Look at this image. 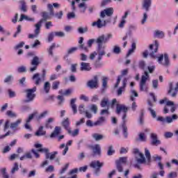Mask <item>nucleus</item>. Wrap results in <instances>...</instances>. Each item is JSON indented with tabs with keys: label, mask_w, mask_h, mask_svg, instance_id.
Here are the masks:
<instances>
[{
	"label": "nucleus",
	"mask_w": 178,
	"mask_h": 178,
	"mask_svg": "<svg viewBox=\"0 0 178 178\" xmlns=\"http://www.w3.org/2000/svg\"><path fill=\"white\" fill-rule=\"evenodd\" d=\"M113 15V8H106L100 12V17L97 21L91 24L92 27L97 29H104L112 22V15Z\"/></svg>",
	"instance_id": "nucleus-1"
},
{
	"label": "nucleus",
	"mask_w": 178,
	"mask_h": 178,
	"mask_svg": "<svg viewBox=\"0 0 178 178\" xmlns=\"http://www.w3.org/2000/svg\"><path fill=\"white\" fill-rule=\"evenodd\" d=\"M133 153L135 155V162L134 168H136L137 169H140L141 168V165H145L147 163V161L148 163L151 162V153L149 152V150L147 148L145 149V155L144 154L140 152V150L138 149H134Z\"/></svg>",
	"instance_id": "nucleus-2"
},
{
	"label": "nucleus",
	"mask_w": 178,
	"mask_h": 178,
	"mask_svg": "<svg viewBox=\"0 0 178 178\" xmlns=\"http://www.w3.org/2000/svg\"><path fill=\"white\" fill-rule=\"evenodd\" d=\"M35 147L39 148L38 150H35L34 149H31V152L34 154L35 158H40V154H38V152H44V154L49 152V149L45 147L42 148V145L40 143L35 144Z\"/></svg>",
	"instance_id": "nucleus-9"
},
{
	"label": "nucleus",
	"mask_w": 178,
	"mask_h": 178,
	"mask_svg": "<svg viewBox=\"0 0 178 178\" xmlns=\"http://www.w3.org/2000/svg\"><path fill=\"white\" fill-rule=\"evenodd\" d=\"M37 91V87H33L31 89H26L25 90V92H26V102H32V101H34V99L35 98V92Z\"/></svg>",
	"instance_id": "nucleus-10"
},
{
	"label": "nucleus",
	"mask_w": 178,
	"mask_h": 178,
	"mask_svg": "<svg viewBox=\"0 0 178 178\" xmlns=\"http://www.w3.org/2000/svg\"><path fill=\"white\" fill-rule=\"evenodd\" d=\"M38 65H40V58L35 56L31 61V66L32 67H30L29 72H31V73L35 72V70H37V67H38Z\"/></svg>",
	"instance_id": "nucleus-13"
},
{
	"label": "nucleus",
	"mask_w": 178,
	"mask_h": 178,
	"mask_svg": "<svg viewBox=\"0 0 178 178\" xmlns=\"http://www.w3.org/2000/svg\"><path fill=\"white\" fill-rule=\"evenodd\" d=\"M177 172L175 171L170 172L167 175V178H177Z\"/></svg>",
	"instance_id": "nucleus-54"
},
{
	"label": "nucleus",
	"mask_w": 178,
	"mask_h": 178,
	"mask_svg": "<svg viewBox=\"0 0 178 178\" xmlns=\"http://www.w3.org/2000/svg\"><path fill=\"white\" fill-rule=\"evenodd\" d=\"M46 73L47 72L45 70H43L42 76L39 73H35L33 74L32 76V80L33 81V83L35 84V86H40L41 83L45 81Z\"/></svg>",
	"instance_id": "nucleus-7"
},
{
	"label": "nucleus",
	"mask_w": 178,
	"mask_h": 178,
	"mask_svg": "<svg viewBox=\"0 0 178 178\" xmlns=\"http://www.w3.org/2000/svg\"><path fill=\"white\" fill-rule=\"evenodd\" d=\"M112 37H113V35L111 33H108L106 36H105V35H101L96 39V43L97 44V49L96 52L98 55V62H99V60H102V57L104 55H106V46L102 45V44H106V42L109 41V40H111Z\"/></svg>",
	"instance_id": "nucleus-3"
},
{
	"label": "nucleus",
	"mask_w": 178,
	"mask_h": 178,
	"mask_svg": "<svg viewBox=\"0 0 178 178\" xmlns=\"http://www.w3.org/2000/svg\"><path fill=\"white\" fill-rule=\"evenodd\" d=\"M20 123H22V120H17L15 122L11 123L10 127V129H16Z\"/></svg>",
	"instance_id": "nucleus-50"
},
{
	"label": "nucleus",
	"mask_w": 178,
	"mask_h": 178,
	"mask_svg": "<svg viewBox=\"0 0 178 178\" xmlns=\"http://www.w3.org/2000/svg\"><path fill=\"white\" fill-rule=\"evenodd\" d=\"M127 111H129V108L126 106L124 104H117L116 106V113L117 115H120V113H123L122 119V129L124 131V137L127 138V127L126 126V122H127Z\"/></svg>",
	"instance_id": "nucleus-4"
},
{
	"label": "nucleus",
	"mask_w": 178,
	"mask_h": 178,
	"mask_svg": "<svg viewBox=\"0 0 178 178\" xmlns=\"http://www.w3.org/2000/svg\"><path fill=\"white\" fill-rule=\"evenodd\" d=\"M90 168L95 169L94 175L95 176H99L101 172V167L104 166V163L99 162V161H93L90 164Z\"/></svg>",
	"instance_id": "nucleus-8"
},
{
	"label": "nucleus",
	"mask_w": 178,
	"mask_h": 178,
	"mask_svg": "<svg viewBox=\"0 0 178 178\" xmlns=\"http://www.w3.org/2000/svg\"><path fill=\"white\" fill-rule=\"evenodd\" d=\"M177 119H178V115L177 114H174L171 117L170 116L165 117V122L170 124V123H173V122H175V120H177Z\"/></svg>",
	"instance_id": "nucleus-26"
},
{
	"label": "nucleus",
	"mask_w": 178,
	"mask_h": 178,
	"mask_svg": "<svg viewBox=\"0 0 178 178\" xmlns=\"http://www.w3.org/2000/svg\"><path fill=\"white\" fill-rule=\"evenodd\" d=\"M149 79V72L145 71L144 74L141 76V80L140 82V91H145V84L147 83V80Z\"/></svg>",
	"instance_id": "nucleus-11"
},
{
	"label": "nucleus",
	"mask_w": 178,
	"mask_h": 178,
	"mask_svg": "<svg viewBox=\"0 0 178 178\" xmlns=\"http://www.w3.org/2000/svg\"><path fill=\"white\" fill-rule=\"evenodd\" d=\"M1 172L3 178H9V175H8V172H6V168H1Z\"/></svg>",
	"instance_id": "nucleus-51"
},
{
	"label": "nucleus",
	"mask_w": 178,
	"mask_h": 178,
	"mask_svg": "<svg viewBox=\"0 0 178 178\" xmlns=\"http://www.w3.org/2000/svg\"><path fill=\"white\" fill-rule=\"evenodd\" d=\"M147 105H148L147 109L150 112V114L152 115V118L155 119V118H156V111H155V110L152 108V107L154 106V104L152 103V102H151V100H148Z\"/></svg>",
	"instance_id": "nucleus-21"
},
{
	"label": "nucleus",
	"mask_w": 178,
	"mask_h": 178,
	"mask_svg": "<svg viewBox=\"0 0 178 178\" xmlns=\"http://www.w3.org/2000/svg\"><path fill=\"white\" fill-rule=\"evenodd\" d=\"M158 167L160 169L159 175L161 176V177H163L165 176V171L163 170L164 167L161 162H158Z\"/></svg>",
	"instance_id": "nucleus-41"
},
{
	"label": "nucleus",
	"mask_w": 178,
	"mask_h": 178,
	"mask_svg": "<svg viewBox=\"0 0 178 178\" xmlns=\"http://www.w3.org/2000/svg\"><path fill=\"white\" fill-rule=\"evenodd\" d=\"M84 106H85L84 104H81L79 106V111L81 113V115H83V113H85L86 112H87Z\"/></svg>",
	"instance_id": "nucleus-61"
},
{
	"label": "nucleus",
	"mask_w": 178,
	"mask_h": 178,
	"mask_svg": "<svg viewBox=\"0 0 178 178\" xmlns=\"http://www.w3.org/2000/svg\"><path fill=\"white\" fill-rule=\"evenodd\" d=\"M105 122H106V118H105V117H99L98 120L95 122V126H104Z\"/></svg>",
	"instance_id": "nucleus-30"
},
{
	"label": "nucleus",
	"mask_w": 178,
	"mask_h": 178,
	"mask_svg": "<svg viewBox=\"0 0 178 178\" xmlns=\"http://www.w3.org/2000/svg\"><path fill=\"white\" fill-rule=\"evenodd\" d=\"M62 124H63L64 129H65V130H67V131H68V130H70V128H69V126H70V122L69 121V118L64 120L62 122Z\"/></svg>",
	"instance_id": "nucleus-38"
},
{
	"label": "nucleus",
	"mask_w": 178,
	"mask_h": 178,
	"mask_svg": "<svg viewBox=\"0 0 178 178\" xmlns=\"http://www.w3.org/2000/svg\"><path fill=\"white\" fill-rule=\"evenodd\" d=\"M127 84V78H124L122 81V86L120 88H119V89L117 91V94L119 97L122 95V92L124 91V88H126Z\"/></svg>",
	"instance_id": "nucleus-25"
},
{
	"label": "nucleus",
	"mask_w": 178,
	"mask_h": 178,
	"mask_svg": "<svg viewBox=\"0 0 178 178\" xmlns=\"http://www.w3.org/2000/svg\"><path fill=\"white\" fill-rule=\"evenodd\" d=\"M17 170H19V164L17 163H15L10 171L11 175H15Z\"/></svg>",
	"instance_id": "nucleus-47"
},
{
	"label": "nucleus",
	"mask_w": 178,
	"mask_h": 178,
	"mask_svg": "<svg viewBox=\"0 0 178 178\" xmlns=\"http://www.w3.org/2000/svg\"><path fill=\"white\" fill-rule=\"evenodd\" d=\"M3 83L6 84H12L13 83V75H7L3 80Z\"/></svg>",
	"instance_id": "nucleus-33"
},
{
	"label": "nucleus",
	"mask_w": 178,
	"mask_h": 178,
	"mask_svg": "<svg viewBox=\"0 0 178 178\" xmlns=\"http://www.w3.org/2000/svg\"><path fill=\"white\" fill-rule=\"evenodd\" d=\"M59 134H60V127H56L50 137L51 138H54V137H57Z\"/></svg>",
	"instance_id": "nucleus-32"
},
{
	"label": "nucleus",
	"mask_w": 178,
	"mask_h": 178,
	"mask_svg": "<svg viewBox=\"0 0 178 178\" xmlns=\"http://www.w3.org/2000/svg\"><path fill=\"white\" fill-rule=\"evenodd\" d=\"M56 47V44L52 43V44L49 47L48 49L49 55L51 56H54V49H55V47Z\"/></svg>",
	"instance_id": "nucleus-45"
},
{
	"label": "nucleus",
	"mask_w": 178,
	"mask_h": 178,
	"mask_svg": "<svg viewBox=\"0 0 178 178\" xmlns=\"http://www.w3.org/2000/svg\"><path fill=\"white\" fill-rule=\"evenodd\" d=\"M41 26H42V20H40L35 25V34H29V38H37L40 34L41 30Z\"/></svg>",
	"instance_id": "nucleus-15"
},
{
	"label": "nucleus",
	"mask_w": 178,
	"mask_h": 178,
	"mask_svg": "<svg viewBox=\"0 0 178 178\" xmlns=\"http://www.w3.org/2000/svg\"><path fill=\"white\" fill-rule=\"evenodd\" d=\"M154 35L156 38H163L165 37V33L162 31L156 30L154 31Z\"/></svg>",
	"instance_id": "nucleus-36"
},
{
	"label": "nucleus",
	"mask_w": 178,
	"mask_h": 178,
	"mask_svg": "<svg viewBox=\"0 0 178 178\" xmlns=\"http://www.w3.org/2000/svg\"><path fill=\"white\" fill-rule=\"evenodd\" d=\"M150 138L152 139V145H159L161 140H158V135L154 133L150 134Z\"/></svg>",
	"instance_id": "nucleus-22"
},
{
	"label": "nucleus",
	"mask_w": 178,
	"mask_h": 178,
	"mask_svg": "<svg viewBox=\"0 0 178 178\" xmlns=\"http://www.w3.org/2000/svg\"><path fill=\"white\" fill-rule=\"evenodd\" d=\"M76 99H72L70 101V106L72 109L74 115H76V113H77V106L76 105Z\"/></svg>",
	"instance_id": "nucleus-29"
},
{
	"label": "nucleus",
	"mask_w": 178,
	"mask_h": 178,
	"mask_svg": "<svg viewBox=\"0 0 178 178\" xmlns=\"http://www.w3.org/2000/svg\"><path fill=\"white\" fill-rule=\"evenodd\" d=\"M77 66H79V64L77 63L71 65L70 70L72 73H76V72H77Z\"/></svg>",
	"instance_id": "nucleus-57"
},
{
	"label": "nucleus",
	"mask_w": 178,
	"mask_h": 178,
	"mask_svg": "<svg viewBox=\"0 0 178 178\" xmlns=\"http://www.w3.org/2000/svg\"><path fill=\"white\" fill-rule=\"evenodd\" d=\"M102 108H109V105H111V103L109 102V99L104 97L102 99L101 104H100Z\"/></svg>",
	"instance_id": "nucleus-31"
},
{
	"label": "nucleus",
	"mask_w": 178,
	"mask_h": 178,
	"mask_svg": "<svg viewBox=\"0 0 178 178\" xmlns=\"http://www.w3.org/2000/svg\"><path fill=\"white\" fill-rule=\"evenodd\" d=\"M9 98H15L16 97V92L9 89L8 90Z\"/></svg>",
	"instance_id": "nucleus-62"
},
{
	"label": "nucleus",
	"mask_w": 178,
	"mask_h": 178,
	"mask_svg": "<svg viewBox=\"0 0 178 178\" xmlns=\"http://www.w3.org/2000/svg\"><path fill=\"white\" fill-rule=\"evenodd\" d=\"M42 19H41L40 20H42V24L43 22H47V20L49 19V15L47 12H43L42 13Z\"/></svg>",
	"instance_id": "nucleus-46"
},
{
	"label": "nucleus",
	"mask_w": 178,
	"mask_h": 178,
	"mask_svg": "<svg viewBox=\"0 0 178 178\" xmlns=\"http://www.w3.org/2000/svg\"><path fill=\"white\" fill-rule=\"evenodd\" d=\"M47 134V131L44 130V127L41 126L39 127L38 131L35 133V136L37 137H41L42 136H45Z\"/></svg>",
	"instance_id": "nucleus-28"
},
{
	"label": "nucleus",
	"mask_w": 178,
	"mask_h": 178,
	"mask_svg": "<svg viewBox=\"0 0 178 178\" xmlns=\"http://www.w3.org/2000/svg\"><path fill=\"white\" fill-rule=\"evenodd\" d=\"M83 2L79 3L78 5V7L79 8V9H81V13H84V12H86V10L87 9V4L86 3V1L88 0H82ZM76 2H80V0H76Z\"/></svg>",
	"instance_id": "nucleus-27"
},
{
	"label": "nucleus",
	"mask_w": 178,
	"mask_h": 178,
	"mask_svg": "<svg viewBox=\"0 0 178 178\" xmlns=\"http://www.w3.org/2000/svg\"><path fill=\"white\" fill-rule=\"evenodd\" d=\"M106 86H108V78L104 77L102 79V88H103V90L106 89Z\"/></svg>",
	"instance_id": "nucleus-60"
},
{
	"label": "nucleus",
	"mask_w": 178,
	"mask_h": 178,
	"mask_svg": "<svg viewBox=\"0 0 178 178\" xmlns=\"http://www.w3.org/2000/svg\"><path fill=\"white\" fill-rule=\"evenodd\" d=\"M139 123L140 124H144V112L141 111L139 117Z\"/></svg>",
	"instance_id": "nucleus-64"
},
{
	"label": "nucleus",
	"mask_w": 178,
	"mask_h": 178,
	"mask_svg": "<svg viewBox=\"0 0 178 178\" xmlns=\"http://www.w3.org/2000/svg\"><path fill=\"white\" fill-rule=\"evenodd\" d=\"M166 104V106H171L170 112L171 113H175L176 111V106H175V102L172 101H168L167 98H164L163 99L160 100L159 103L162 105V104Z\"/></svg>",
	"instance_id": "nucleus-17"
},
{
	"label": "nucleus",
	"mask_w": 178,
	"mask_h": 178,
	"mask_svg": "<svg viewBox=\"0 0 178 178\" xmlns=\"http://www.w3.org/2000/svg\"><path fill=\"white\" fill-rule=\"evenodd\" d=\"M6 115L7 116H9V118H16L17 116L16 113H15L12 111H7L6 113Z\"/></svg>",
	"instance_id": "nucleus-52"
},
{
	"label": "nucleus",
	"mask_w": 178,
	"mask_h": 178,
	"mask_svg": "<svg viewBox=\"0 0 178 178\" xmlns=\"http://www.w3.org/2000/svg\"><path fill=\"white\" fill-rule=\"evenodd\" d=\"M136 42H133L131 44V49L129 50L127 54V57H129L131 55V54L134 53V51H136Z\"/></svg>",
	"instance_id": "nucleus-44"
},
{
	"label": "nucleus",
	"mask_w": 178,
	"mask_h": 178,
	"mask_svg": "<svg viewBox=\"0 0 178 178\" xmlns=\"http://www.w3.org/2000/svg\"><path fill=\"white\" fill-rule=\"evenodd\" d=\"M47 9L49 12L50 16H54V17H56V19L60 20L62 19V16H63V11L60 10L55 14L54 13V6L51 3L47 4Z\"/></svg>",
	"instance_id": "nucleus-12"
},
{
	"label": "nucleus",
	"mask_w": 178,
	"mask_h": 178,
	"mask_svg": "<svg viewBox=\"0 0 178 178\" xmlns=\"http://www.w3.org/2000/svg\"><path fill=\"white\" fill-rule=\"evenodd\" d=\"M152 159L154 162H161L162 161V156L155 154L152 156Z\"/></svg>",
	"instance_id": "nucleus-58"
},
{
	"label": "nucleus",
	"mask_w": 178,
	"mask_h": 178,
	"mask_svg": "<svg viewBox=\"0 0 178 178\" xmlns=\"http://www.w3.org/2000/svg\"><path fill=\"white\" fill-rule=\"evenodd\" d=\"M49 113V111H44L42 113H40L38 117H36V120L38 121L41 120L43 118H45Z\"/></svg>",
	"instance_id": "nucleus-43"
},
{
	"label": "nucleus",
	"mask_w": 178,
	"mask_h": 178,
	"mask_svg": "<svg viewBox=\"0 0 178 178\" xmlns=\"http://www.w3.org/2000/svg\"><path fill=\"white\" fill-rule=\"evenodd\" d=\"M87 86L89 88H98V76H95L93 79L88 81Z\"/></svg>",
	"instance_id": "nucleus-19"
},
{
	"label": "nucleus",
	"mask_w": 178,
	"mask_h": 178,
	"mask_svg": "<svg viewBox=\"0 0 178 178\" xmlns=\"http://www.w3.org/2000/svg\"><path fill=\"white\" fill-rule=\"evenodd\" d=\"M90 149L92 151V156H101V145L96 144L95 145L90 146Z\"/></svg>",
	"instance_id": "nucleus-14"
},
{
	"label": "nucleus",
	"mask_w": 178,
	"mask_h": 178,
	"mask_svg": "<svg viewBox=\"0 0 178 178\" xmlns=\"http://www.w3.org/2000/svg\"><path fill=\"white\" fill-rule=\"evenodd\" d=\"M79 49V47H71L67 50V55H72L74 54Z\"/></svg>",
	"instance_id": "nucleus-49"
},
{
	"label": "nucleus",
	"mask_w": 178,
	"mask_h": 178,
	"mask_svg": "<svg viewBox=\"0 0 178 178\" xmlns=\"http://www.w3.org/2000/svg\"><path fill=\"white\" fill-rule=\"evenodd\" d=\"M38 115V111H34L32 114L29 115L28 118L26 120V122L30 123V122H31L34 119V118H35V116H37Z\"/></svg>",
	"instance_id": "nucleus-39"
},
{
	"label": "nucleus",
	"mask_w": 178,
	"mask_h": 178,
	"mask_svg": "<svg viewBox=\"0 0 178 178\" xmlns=\"http://www.w3.org/2000/svg\"><path fill=\"white\" fill-rule=\"evenodd\" d=\"M73 144V140H69L66 145H65V148L63 151V155H66L67 154V152L69 151V147Z\"/></svg>",
	"instance_id": "nucleus-40"
},
{
	"label": "nucleus",
	"mask_w": 178,
	"mask_h": 178,
	"mask_svg": "<svg viewBox=\"0 0 178 178\" xmlns=\"http://www.w3.org/2000/svg\"><path fill=\"white\" fill-rule=\"evenodd\" d=\"M92 138L95 140V141H101V140H103L104 138V135H101L99 134H93L92 135Z\"/></svg>",
	"instance_id": "nucleus-42"
},
{
	"label": "nucleus",
	"mask_w": 178,
	"mask_h": 178,
	"mask_svg": "<svg viewBox=\"0 0 178 178\" xmlns=\"http://www.w3.org/2000/svg\"><path fill=\"white\" fill-rule=\"evenodd\" d=\"M134 97H138V93H137V92L134 89H132L130 91V101H136V98H134Z\"/></svg>",
	"instance_id": "nucleus-37"
},
{
	"label": "nucleus",
	"mask_w": 178,
	"mask_h": 178,
	"mask_svg": "<svg viewBox=\"0 0 178 178\" xmlns=\"http://www.w3.org/2000/svg\"><path fill=\"white\" fill-rule=\"evenodd\" d=\"M19 3L21 5L19 7L20 10L26 13V12H27V5L26 4V1L24 0L20 1Z\"/></svg>",
	"instance_id": "nucleus-34"
},
{
	"label": "nucleus",
	"mask_w": 178,
	"mask_h": 178,
	"mask_svg": "<svg viewBox=\"0 0 178 178\" xmlns=\"http://www.w3.org/2000/svg\"><path fill=\"white\" fill-rule=\"evenodd\" d=\"M54 34L56 37H60L61 38L65 37V32H62V31H56L54 32Z\"/></svg>",
	"instance_id": "nucleus-63"
},
{
	"label": "nucleus",
	"mask_w": 178,
	"mask_h": 178,
	"mask_svg": "<svg viewBox=\"0 0 178 178\" xmlns=\"http://www.w3.org/2000/svg\"><path fill=\"white\" fill-rule=\"evenodd\" d=\"M129 73V70L126 69V70H123L122 71L121 75L118 76V78L117 79V82L114 86V88H118V87H119V84H120V81L122 80V79L123 78V76H127V74Z\"/></svg>",
	"instance_id": "nucleus-20"
},
{
	"label": "nucleus",
	"mask_w": 178,
	"mask_h": 178,
	"mask_svg": "<svg viewBox=\"0 0 178 178\" xmlns=\"http://www.w3.org/2000/svg\"><path fill=\"white\" fill-rule=\"evenodd\" d=\"M79 129H75L74 131L68 129V134H70V136H72V137H76V136L79 135Z\"/></svg>",
	"instance_id": "nucleus-55"
},
{
	"label": "nucleus",
	"mask_w": 178,
	"mask_h": 178,
	"mask_svg": "<svg viewBox=\"0 0 178 178\" xmlns=\"http://www.w3.org/2000/svg\"><path fill=\"white\" fill-rule=\"evenodd\" d=\"M168 87L169 90L168 91V94H171V97L175 98V97L177 95L178 83H177V86L175 88H173V82H169Z\"/></svg>",
	"instance_id": "nucleus-18"
},
{
	"label": "nucleus",
	"mask_w": 178,
	"mask_h": 178,
	"mask_svg": "<svg viewBox=\"0 0 178 178\" xmlns=\"http://www.w3.org/2000/svg\"><path fill=\"white\" fill-rule=\"evenodd\" d=\"M158 48H159V42H158V40L154 41V44H150L149 45V52L148 50H145L143 53V58H148V55L149 57H151L152 59H156V56L155 54L158 52Z\"/></svg>",
	"instance_id": "nucleus-5"
},
{
	"label": "nucleus",
	"mask_w": 178,
	"mask_h": 178,
	"mask_svg": "<svg viewBox=\"0 0 178 178\" xmlns=\"http://www.w3.org/2000/svg\"><path fill=\"white\" fill-rule=\"evenodd\" d=\"M159 86L158 79H154L152 81V87L154 90H157Z\"/></svg>",
	"instance_id": "nucleus-59"
},
{
	"label": "nucleus",
	"mask_w": 178,
	"mask_h": 178,
	"mask_svg": "<svg viewBox=\"0 0 178 178\" xmlns=\"http://www.w3.org/2000/svg\"><path fill=\"white\" fill-rule=\"evenodd\" d=\"M54 37H55V32L49 33L47 36L48 42H51L54 40Z\"/></svg>",
	"instance_id": "nucleus-53"
},
{
	"label": "nucleus",
	"mask_w": 178,
	"mask_h": 178,
	"mask_svg": "<svg viewBox=\"0 0 178 178\" xmlns=\"http://www.w3.org/2000/svg\"><path fill=\"white\" fill-rule=\"evenodd\" d=\"M60 84V82L56 81L53 82L51 88L52 90H58L59 88V85Z\"/></svg>",
	"instance_id": "nucleus-56"
},
{
	"label": "nucleus",
	"mask_w": 178,
	"mask_h": 178,
	"mask_svg": "<svg viewBox=\"0 0 178 178\" xmlns=\"http://www.w3.org/2000/svg\"><path fill=\"white\" fill-rule=\"evenodd\" d=\"M91 65L88 63H81V68L80 70L81 72H90L91 70Z\"/></svg>",
	"instance_id": "nucleus-24"
},
{
	"label": "nucleus",
	"mask_w": 178,
	"mask_h": 178,
	"mask_svg": "<svg viewBox=\"0 0 178 178\" xmlns=\"http://www.w3.org/2000/svg\"><path fill=\"white\" fill-rule=\"evenodd\" d=\"M151 5H152V0H143L142 3V8L145 9L146 12L149 10V8H151Z\"/></svg>",
	"instance_id": "nucleus-23"
},
{
	"label": "nucleus",
	"mask_w": 178,
	"mask_h": 178,
	"mask_svg": "<svg viewBox=\"0 0 178 178\" xmlns=\"http://www.w3.org/2000/svg\"><path fill=\"white\" fill-rule=\"evenodd\" d=\"M127 162V157H121L119 161H116V168L120 173H123V165Z\"/></svg>",
	"instance_id": "nucleus-16"
},
{
	"label": "nucleus",
	"mask_w": 178,
	"mask_h": 178,
	"mask_svg": "<svg viewBox=\"0 0 178 178\" xmlns=\"http://www.w3.org/2000/svg\"><path fill=\"white\" fill-rule=\"evenodd\" d=\"M156 58L159 65L165 67L170 66V60H169V55L168 54H160Z\"/></svg>",
	"instance_id": "nucleus-6"
},
{
	"label": "nucleus",
	"mask_w": 178,
	"mask_h": 178,
	"mask_svg": "<svg viewBox=\"0 0 178 178\" xmlns=\"http://www.w3.org/2000/svg\"><path fill=\"white\" fill-rule=\"evenodd\" d=\"M43 90L46 94H49V90H51V83H49V81L44 83Z\"/></svg>",
	"instance_id": "nucleus-35"
},
{
	"label": "nucleus",
	"mask_w": 178,
	"mask_h": 178,
	"mask_svg": "<svg viewBox=\"0 0 178 178\" xmlns=\"http://www.w3.org/2000/svg\"><path fill=\"white\" fill-rule=\"evenodd\" d=\"M113 154H115V150L113 149V145H110L108 147V151H107V155L108 156H112Z\"/></svg>",
	"instance_id": "nucleus-48"
}]
</instances>
